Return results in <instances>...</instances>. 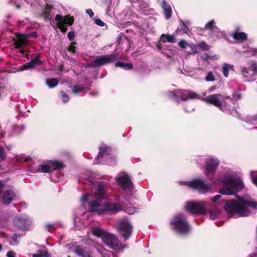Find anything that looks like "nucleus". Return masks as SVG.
<instances>
[{
    "mask_svg": "<svg viewBox=\"0 0 257 257\" xmlns=\"http://www.w3.org/2000/svg\"><path fill=\"white\" fill-rule=\"evenodd\" d=\"M86 177H83L85 180L83 183L91 186L94 194L83 195L81 198L82 204L87 208L89 212H96L98 214H102L105 211L115 213L117 212L123 206V201L120 197L117 199L119 203L106 202L104 205L100 202L106 196V185L94 180L96 175L91 172H87Z\"/></svg>",
    "mask_w": 257,
    "mask_h": 257,
    "instance_id": "f257e3e1",
    "label": "nucleus"
},
{
    "mask_svg": "<svg viewBox=\"0 0 257 257\" xmlns=\"http://www.w3.org/2000/svg\"><path fill=\"white\" fill-rule=\"evenodd\" d=\"M257 203L243 198H239L237 201L231 200L226 203L225 209L231 214H238L239 216H247L252 209H255Z\"/></svg>",
    "mask_w": 257,
    "mask_h": 257,
    "instance_id": "f03ea898",
    "label": "nucleus"
},
{
    "mask_svg": "<svg viewBox=\"0 0 257 257\" xmlns=\"http://www.w3.org/2000/svg\"><path fill=\"white\" fill-rule=\"evenodd\" d=\"M222 183L226 186L220 189V193L224 195L234 194L235 192H238L243 187L241 180L239 178H235L233 173L225 174Z\"/></svg>",
    "mask_w": 257,
    "mask_h": 257,
    "instance_id": "7ed1b4c3",
    "label": "nucleus"
},
{
    "mask_svg": "<svg viewBox=\"0 0 257 257\" xmlns=\"http://www.w3.org/2000/svg\"><path fill=\"white\" fill-rule=\"evenodd\" d=\"M91 231L93 235L100 237L105 244L109 248L116 251H120L123 248L115 235L104 231L99 226L93 228Z\"/></svg>",
    "mask_w": 257,
    "mask_h": 257,
    "instance_id": "20e7f679",
    "label": "nucleus"
},
{
    "mask_svg": "<svg viewBox=\"0 0 257 257\" xmlns=\"http://www.w3.org/2000/svg\"><path fill=\"white\" fill-rule=\"evenodd\" d=\"M171 228L178 233L186 234L190 230V226L185 217L181 214L174 217L170 222Z\"/></svg>",
    "mask_w": 257,
    "mask_h": 257,
    "instance_id": "39448f33",
    "label": "nucleus"
},
{
    "mask_svg": "<svg viewBox=\"0 0 257 257\" xmlns=\"http://www.w3.org/2000/svg\"><path fill=\"white\" fill-rule=\"evenodd\" d=\"M117 231L125 240L128 239L133 229V226L130 221L126 218L119 220L116 225Z\"/></svg>",
    "mask_w": 257,
    "mask_h": 257,
    "instance_id": "423d86ee",
    "label": "nucleus"
},
{
    "mask_svg": "<svg viewBox=\"0 0 257 257\" xmlns=\"http://www.w3.org/2000/svg\"><path fill=\"white\" fill-rule=\"evenodd\" d=\"M168 96L169 98L175 101H179V98L183 100H186L188 99L199 98V95L195 92L181 90L169 92L168 93Z\"/></svg>",
    "mask_w": 257,
    "mask_h": 257,
    "instance_id": "0eeeda50",
    "label": "nucleus"
},
{
    "mask_svg": "<svg viewBox=\"0 0 257 257\" xmlns=\"http://www.w3.org/2000/svg\"><path fill=\"white\" fill-rule=\"evenodd\" d=\"M64 167V165L62 163L57 161H50L47 164H42L38 166V167H32L30 171L32 173L42 172L48 173L51 171V169L57 170L60 169Z\"/></svg>",
    "mask_w": 257,
    "mask_h": 257,
    "instance_id": "6e6552de",
    "label": "nucleus"
},
{
    "mask_svg": "<svg viewBox=\"0 0 257 257\" xmlns=\"http://www.w3.org/2000/svg\"><path fill=\"white\" fill-rule=\"evenodd\" d=\"M206 202L204 201L188 202L185 207L191 214H204L206 213Z\"/></svg>",
    "mask_w": 257,
    "mask_h": 257,
    "instance_id": "1a4fd4ad",
    "label": "nucleus"
},
{
    "mask_svg": "<svg viewBox=\"0 0 257 257\" xmlns=\"http://www.w3.org/2000/svg\"><path fill=\"white\" fill-rule=\"evenodd\" d=\"M185 184L189 188L197 190L201 193H205L210 190L211 188V185L206 184L201 179H194L189 182H186Z\"/></svg>",
    "mask_w": 257,
    "mask_h": 257,
    "instance_id": "9d476101",
    "label": "nucleus"
},
{
    "mask_svg": "<svg viewBox=\"0 0 257 257\" xmlns=\"http://www.w3.org/2000/svg\"><path fill=\"white\" fill-rule=\"evenodd\" d=\"M117 183L126 192L130 193L133 188L129 176L125 173H121L115 178Z\"/></svg>",
    "mask_w": 257,
    "mask_h": 257,
    "instance_id": "9b49d317",
    "label": "nucleus"
},
{
    "mask_svg": "<svg viewBox=\"0 0 257 257\" xmlns=\"http://www.w3.org/2000/svg\"><path fill=\"white\" fill-rule=\"evenodd\" d=\"M55 20L57 22V27L62 32L65 33L67 31L66 25L67 24L71 25L74 19L73 17H70L69 16L63 17L60 15H57L55 17Z\"/></svg>",
    "mask_w": 257,
    "mask_h": 257,
    "instance_id": "f8f14e48",
    "label": "nucleus"
},
{
    "mask_svg": "<svg viewBox=\"0 0 257 257\" xmlns=\"http://www.w3.org/2000/svg\"><path fill=\"white\" fill-rule=\"evenodd\" d=\"M14 223L17 228L24 230L29 228L31 221L26 216H17L14 218Z\"/></svg>",
    "mask_w": 257,
    "mask_h": 257,
    "instance_id": "ddd939ff",
    "label": "nucleus"
},
{
    "mask_svg": "<svg viewBox=\"0 0 257 257\" xmlns=\"http://www.w3.org/2000/svg\"><path fill=\"white\" fill-rule=\"evenodd\" d=\"M204 101L221 108L223 100V96L219 94H212L203 99Z\"/></svg>",
    "mask_w": 257,
    "mask_h": 257,
    "instance_id": "4468645a",
    "label": "nucleus"
},
{
    "mask_svg": "<svg viewBox=\"0 0 257 257\" xmlns=\"http://www.w3.org/2000/svg\"><path fill=\"white\" fill-rule=\"evenodd\" d=\"M220 163L219 161L213 157L207 158L206 160L205 168L206 173V174L213 173Z\"/></svg>",
    "mask_w": 257,
    "mask_h": 257,
    "instance_id": "2eb2a0df",
    "label": "nucleus"
},
{
    "mask_svg": "<svg viewBox=\"0 0 257 257\" xmlns=\"http://www.w3.org/2000/svg\"><path fill=\"white\" fill-rule=\"evenodd\" d=\"M115 59V57L113 55L98 56L94 59L90 66L92 67H97L113 62Z\"/></svg>",
    "mask_w": 257,
    "mask_h": 257,
    "instance_id": "dca6fc26",
    "label": "nucleus"
},
{
    "mask_svg": "<svg viewBox=\"0 0 257 257\" xmlns=\"http://www.w3.org/2000/svg\"><path fill=\"white\" fill-rule=\"evenodd\" d=\"M16 198L15 192L12 190L5 191L2 196L3 202L6 205L11 203Z\"/></svg>",
    "mask_w": 257,
    "mask_h": 257,
    "instance_id": "f3484780",
    "label": "nucleus"
},
{
    "mask_svg": "<svg viewBox=\"0 0 257 257\" xmlns=\"http://www.w3.org/2000/svg\"><path fill=\"white\" fill-rule=\"evenodd\" d=\"M40 56L38 55L35 59H32L29 63L23 65L21 68V70H27L29 68H33L36 65H40L42 64L41 61L39 60Z\"/></svg>",
    "mask_w": 257,
    "mask_h": 257,
    "instance_id": "a211bd4d",
    "label": "nucleus"
},
{
    "mask_svg": "<svg viewBox=\"0 0 257 257\" xmlns=\"http://www.w3.org/2000/svg\"><path fill=\"white\" fill-rule=\"evenodd\" d=\"M75 252L78 255L81 257H90V252L89 250L80 246L75 247Z\"/></svg>",
    "mask_w": 257,
    "mask_h": 257,
    "instance_id": "6ab92c4d",
    "label": "nucleus"
},
{
    "mask_svg": "<svg viewBox=\"0 0 257 257\" xmlns=\"http://www.w3.org/2000/svg\"><path fill=\"white\" fill-rule=\"evenodd\" d=\"M28 44V40L24 36H19L17 40L15 42V45L17 48H22Z\"/></svg>",
    "mask_w": 257,
    "mask_h": 257,
    "instance_id": "aec40b11",
    "label": "nucleus"
},
{
    "mask_svg": "<svg viewBox=\"0 0 257 257\" xmlns=\"http://www.w3.org/2000/svg\"><path fill=\"white\" fill-rule=\"evenodd\" d=\"M110 149L105 145H102L99 148V151L97 155L98 159L101 158L104 156H107L109 154Z\"/></svg>",
    "mask_w": 257,
    "mask_h": 257,
    "instance_id": "412c9836",
    "label": "nucleus"
},
{
    "mask_svg": "<svg viewBox=\"0 0 257 257\" xmlns=\"http://www.w3.org/2000/svg\"><path fill=\"white\" fill-rule=\"evenodd\" d=\"M233 38L238 42H242L245 40L247 38V36L245 33L243 32H235L232 34Z\"/></svg>",
    "mask_w": 257,
    "mask_h": 257,
    "instance_id": "4be33fe9",
    "label": "nucleus"
},
{
    "mask_svg": "<svg viewBox=\"0 0 257 257\" xmlns=\"http://www.w3.org/2000/svg\"><path fill=\"white\" fill-rule=\"evenodd\" d=\"M162 6L164 10L166 18L169 19L172 15V10L170 6L167 5L165 1H164Z\"/></svg>",
    "mask_w": 257,
    "mask_h": 257,
    "instance_id": "5701e85b",
    "label": "nucleus"
},
{
    "mask_svg": "<svg viewBox=\"0 0 257 257\" xmlns=\"http://www.w3.org/2000/svg\"><path fill=\"white\" fill-rule=\"evenodd\" d=\"M233 66L232 65H229L226 63H224L222 65V73L223 75L227 77L228 76V71L230 70H233Z\"/></svg>",
    "mask_w": 257,
    "mask_h": 257,
    "instance_id": "b1692460",
    "label": "nucleus"
},
{
    "mask_svg": "<svg viewBox=\"0 0 257 257\" xmlns=\"http://www.w3.org/2000/svg\"><path fill=\"white\" fill-rule=\"evenodd\" d=\"M160 40L164 43L166 42H174L175 41V38L172 35H162L161 37Z\"/></svg>",
    "mask_w": 257,
    "mask_h": 257,
    "instance_id": "393cba45",
    "label": "nucleus"
},
{
    "mask_svg": "<svg viewBox=\"0 0 257 257\" xmlns=\"http://www.w3.org/2000/svg\"><path fill=\"white\" fill-rule=\"evenodd\" d=\"M46 83L50 88L56 86L58 83V80L56 78H51L46 80Z\"/></svg>",
    "mask_w": 257,
    "mask_h": 257,
    "instance_id": "a878e982",
    "label": "nucleus"
},
{
    "mask_svg": "<svg viewBox=\"0 0 257 257\" xmlns=\"http://www.w3.org/2000/svg\"><path fill=\"white\" fill-rule=\"evenodd\" d=\"M115 66L116 67H122L124 69H126V70H130V69H132V68H133L132 64H125L121 62H118L116 63Z\"/></svg>",
    "mask_w": 257,
    "mask_h": 257,
    "instance_id": "bb28decb",
    "label": "nucleus"
},
{
    "mask_svg": "<svg viewBox=\"0 0 257 257\" xmlns=\"http://www.w3.org/2000/svg\"><path fill=\"white\" fill-rule=\"evenodd\" d=\"M48 253L47 251L44 250L39 251L38 253L33 254V257H48Z\"/></svg>",
    "mask_w": 257,
    "mask_h": 257,
    "instance_id": "cd10ccee",
    "label": "nucleus"
},
{
    "mask_svg": "<svg viewBox=\"0 0 257 257\" xmlns=\"http://www.w3.org/2000/svg\"><path fill=\"white\" fill-rule=\"evenodd\" d=\"M214 24H215L214 21L212 20L206 24V25L205 26V29L211 31L213 30V29L214 28H215Z\"/></svg>",
    "mask_w": 257,
    "mask_h": 257,
    "instance_id": "c85d7f7f",
    "label": "nucleus"
},
{
    "mask_svg": "<svg viewBox=\"0 0 257 257\" xmlns=\"http://www.w3.org/2000/svg\"><path fill=\"white\" fill-rule=\"evenodd\" d=\"M84 90V87L78 85H75L73 87L72 92L75 94H78Z\"/></svg>",
    "mask_w": 257,
    "mask_h": 257,
    "instance_id": "c756f323",
    "label": "nucleus"
},
{
    "mask_svg": "<svg viewBox=\"0 0 257 257\" xmlns=\"http://www.w3.org/2000/svg\"><path fill=\"white\" fill-rule=\"evenodd\" d=\"M206 81H213L215 80V76L212 72H209L205 78Z\"/></svg>",
    "mask_w": 257,
    "mask_h": 257,
    "instance_id": "7c9ffc66",
    "label": "nucleus"
},
{
    "mask_svg": "<svg viewBox=\"0 0 257 257\" xmlns=\"http://www.w3.org/2000/svg\"><path fill=\"white\" fill-rule=\"evenodd\" d=\"M199 51L201 50H207L209 49V47L205 42H202L198 45Z\"/></svg>",
    "mask_w": 257,
    "mask_h": 257,
    "instance_id": "2f4dec72",
    "label": "nucleus"
},
{
    "mask_svg": "<svg viewBox=\"0 0 257 257\" xmlns=\"http://www.w3.org/2000/svg\"><path fill=\"white\" fill-rule=\"evenodd\" d=\"M189 47L191 48V51L193 53L195 54L199 52L198 45L189 44Z\"/></svg>",
    "mask_w": 257,
    "mask_h": 257,
    "instance_id": "473e14b6",
    "label": "nucleus"
},
{
    "mask_svg": "<svg viewBox=\"0 0 257 257\" xmlns=\"http://www.w3.org/2000/svg\"><path fill=\"white\" fill-rule=\"evenodd\" d=\"M179 46L182 48H186V47H189V44H188V43H187L186 41H185L184 40H181L179 42Z\"/></svg>",
    "mask_w": 257,
    "mask_h": 257,
    "instance_id": "72a5a7b5",
    "label": "nucleus"
},
{
    "mask_svg": "<svg viewBox=\"0 0 257 257\" xmlns=\"http://www.w3.org/2000/svg\"><path fill=\"white\" fill-rule=\"evenodd\" d=\"M219 212L218 211H215L214 212L212 211H210L209 212L210 218L213 220L215 219L218 215Z\"/></svg>",
    "mask_w": 257,
    "mask_h": 257,
    "instance_id": "f704fd0d",
    "label": "nucleus"
},
{
    "mask_svg": "<svg viewBox=\"0 0 257 257\" xmlns=\"http://www.w3.org/2000/svg\"><path fill=\"white\" fill-rule=\"evenodd\" d=\"M250 175L253 183L257 186V175H255L254 173L251 172Z\"/></svg>",
    "mask_w": 257,
    "mask_h": 257,
    "instance_id": "c9c22d12",
    "label": "nucleus"
},
{
    "mask_svg": "<svg viewBox=\"0 0 257 257\" xmlns=\"http://www.w3.org/2000/svg\"><path fill=\"white\" fill-rule=\"evenodd\" d=\"M125 211L129 214H132L135 212V210L131 206H126L125 207Z\"/></svg>",
    "mask_w": 257,
    "mask_h": 257,
    "instance_id": "e433bc0d",
    "label": "nucleus"
},
{
    "mask_svg": "<svg viewBox=\"0 0 257 257\" xmlns=\"http://www.w3.org/2000/svg\"><path fill=\"white\" fill-rule=\"evenodd\" d=\"M61 95H62V100L64 102H67L68 101V100H69V98H68V96H67V95L65 94L63 91H61Z\"/></svg>",
    "mask_w": 257,
    "mask_h": 257,
    "instance_id": "4c0bfd02",
    "label": "nucleus"
},
{
    "mask_svg": "<svg viewBox=\"0 0 257 257\" xmlns=\"http://www.w3.org/2000/svg\"><path fill=\"white\" fill-rule=\"evenodd\" d=\"M6 92V89L5 87V86L0 83V98L2 95H3V94L5 93Z\"/></svg>",
    "mask_w": 257,
    "mask_h": 257,
    "instance_id": "58836bf2",
    "label": "nucleus"
},
{
    "mask_svg": "<svg viewBox=\"0 0 257 257\" xmlns=\"http://www.w3.org/2000/svg\"><path fill=\"white\" fill-rule=\"evenodd\" d=\"M95 23L97 25L101 27L104 26L105 25V23L100 19H96L95 21Z\"/></svg>",
    "mask_w": 257,
    "mask_h": 257,
    "instance_id": "ea45409f",
    "label": "nucleus"
},
{
    "mask_svg": "<svg viewBox=\"0 0 257 257\" xmlns=\"http://www.w3.org/2000/svg\"><path fill=\"white\" fill-rule=\"evenodd\" d=\"M68 37L70 40L72 41L75 38V34L73 32H69L68 33Z\"/></svg>",
    "mask_w": 257,
    "mask_h": 257,
    "instance_id": "a19ab883",
    "label": "nucleus"
},
{
    "mask_svg": "<svg viewBox=\"0 0 257 257\" xmlns=\"http://www.w3.org/2000/svg\"><path fill=\"white\" fill-rule=\"evenodd\" d=\"M19 237V236L17 234H15L13 237H12V240L14 242V243H12V244H16L17 243V238Z\"/></svg>",
    "mask_w": 257,
    "mask_h": 257,
    "instance_id": "79ce46f5",
    "label": "nucleus"
},
{
    "mask_svg": "<svg viewBox=\"0 0 257 257\" xmlns=\"http://www.w3.org/2000/svg\"><path fill=\"white\" fill-rule=\"evenodd\" d=\"M74 43L71 44V45L68 48V51L74 53L75 52V46H74Z\"/></svg>",
    "mask_w": 257,
    "mask_h": 257,
    "instance_id": "37998d69",
    "label": "nucleus"
},
{
    "mask_svg": "<svg viewBox=\"0 0 257 257\" xmlns=\"http://www.w3.org/2000/svg\"><path fill=\"white\" fill-rule=\"evenodd\" d=\"M86 13L89 15L90 18H92L94 16V13L91 9L87 10Z\"/></svg>",
    "mask_w": 257,
    "mask_h": 257,
    "instance_id": "c03bdc74",
    "label": "nucleus"
},
{
    "mask_svg": "<svg viewBox=\"0 0 257 257\" xmlns=\"http://www.w3.org/2000/svg\"><path fill=\"white\" fill-rule=\"evenodd\" d=\"M7 257H15V253L12 251H9L7 253Z\"/></svg>",
    "mask_w": 257,
    "mask_h": 257,
    "instance_id": "a18cd8bd",
    "label": "nucleus"
},
{
    "mask_svg": "<svg viewBox=\"0 0 257 257\" xmlns=\"http://www.w3.org/2000/svg\"><path fill=\"white\" fill-rule=\"evenodd\" d=\"M241 71L243 75L244 76H246V74L248 73V69L244 67H241Z\"/></svg>",
    "mask_w": 257,
    "mask_h": 257,
    "instance_id": "49530a36",
    "label": "nucleus"
},
{
    "mask_svg": "<svg viewBox=\"0 0 257 257\" xmlns=\"http://www.w3.org/2000/svg\"><path fill=\"white\" fill-rule=\"evenodd\" d=\"M221 197V195H217L216 196H215L212 199V201L213 202V203H215L216 201L218 200Z\"/></svg>",
    "mask_w": 257,
    "mask_h": 257,
    "instance_id": "de8ad7c7",
    "label": "nucleus"
},
{
    "mask_svg": "<svg viewBox=\"0 0 257 257\" xmlns=\"http://www.w3.org/2000/svg\"><path fill=\"white\" fill-rule=\"evenodd\" d=\"M249 51L248 52H250V53H251V55H254L257 53L256 49L249 48Z\"/></svg>",
    "mask_w": 257,
    "mask_h": 257,
    "instance_id": "09e8293b",
    "label": "nucleus"
},
{
    "mask_svg": "<svg viewBox=\"0 0 257 257\" xmlns=\"http://www.w3.org/2000/svg\"><path fill=\"white\" fill-rule=\"evenodd\" d=\"M30 160V158L29 157H27L25 159V162H28L29 161V160Z\"/></svg>",
    "mask_w": 257,
    "mask_h": 257,
    "instance_id": "8fccbe9b",
    "label": "nucleus"
},
{
    "mask_svg": "<svg viewBox=\"0 0 257 257\" xmlns=\"http://www.w3.org/2000/svg\"><path fill=\"white\" fill-rule=\"evenodd\" d=\"M251 66H252L253 70H255V64H254V63H252V65H251Z\"/></svg>",
    "mask_w": 257,
    "mask_h": 257,
    "instance_id": "3c124183",
    "label": "nucleus"
},
{
    "mask_svg": "<svg viewBox=\"0 0 257 257\" xmlns=\"http://www.w3.org/2000/svg\"><path fill=\"white\" fill-rule=\"evenodd\" d=\"M107 164L109 165H111L113 164V163H111V162H107Z\"/></svg>",
    "mask_w": 257,
    "mask_h": 257,
    "instance_id": "603ef678",
    "label": "nucleus"
},
{
    "mask_svg": "<svg viewBox=\"0 0 257 257\" xmlns=\"http://www.w3.org/2000/svg\"><path fill=\"white\" fill-rule=\"evenodd\" d=\"M20 52H21L22 54H24V53H25L24 51V50H20Z\"/></svg>",
    "mask_w": 257,
    "mask_h": 257,
    "instance_id": "864d4df0",
    "label": "nucleus"
},
{
    "mask_svg": "<svg viewBox=\"0 0 257 257\" xmlns=\"http://www.w3.org/2000/svg\"><path fill=\"white\" fill-rule=\"evenodd\" d=\"M20 7H20V5H18V6H17V8L18 9H20Z\"/></svg>",
    "mask_w": 257,
    "mask_h": 257,
    "instance_id": "5fc2aeb1",
    "label": "nucleus"
},
{
    "mask_svg": "<svg viewBox=\"0 0 257 257\" xmlns=\"http://www.w3.org/2000/svg\"><path fill=\"white\" fill-rule=\"evenodd\" d=\"M2 249V245L0 244V250H1Z\"/></svg>",
    "mask_w": 257,
    "mask_h": 257,
    "instance_id": "6e6d98bb",
    "label": "nucleus"
},
{
    "mask_svg": "<svg viewBox=\"0 0 257 257\" xmlns=\"http://www.w3.org/2000/svg\"><path fill=\"white\" fill-rule=\"evenodd\" d=\"M111 160H112L114 162V159L111 158Z\"/></svg>",
    "mask_w": 257,
    "mask_h": 257,
    "instance_id": "4d7b16f0",
    "label": "nucleus"
}]
</instances>
